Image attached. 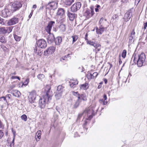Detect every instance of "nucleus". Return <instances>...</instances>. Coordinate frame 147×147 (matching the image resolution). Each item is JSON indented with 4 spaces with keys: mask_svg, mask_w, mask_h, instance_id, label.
Returning a JSON list of instances; mask_svg holds the SVG:
<instances>
[{
    "mask_svg": "<svg viewBox=\"0 0 147 147\" xmlns=\"http://www.w3.org/2000/svg\"><path fill=\"white\" fill-rule=\"evenodd\" d=\"M146 58L145 54L144 53H142L138 56L136 55L134 56V61L135 63H137V65L139 67H141L145 62Z\"/></svg>",
    "mask_w": 147,
    "mask_h": 147,
    "instance_id": "nucleus-1",
    "label": "nucleus"
},
{
    "mask_svg": "<svg viewBox=\"0 0 147 147\" xmlns=\"http://www.w3.org/2000/svg\"><path fill=\"white\" fill-rule=\"evenodd\" d=\"M84 113L87 114L88 118L87 120H90L95 115L94 113V111L92 108L90 107L86 109L84 111Z\"/></svg>",
    "mask_w": 147,
    "mask_h": 147,
    "instance_id": "nucleus-2",
    "label": "nucleus"
},
{
    "mask_svg": "<svg viewBox=\"0 0 147 147\" xmlns=\"http://www.w3.org/2000/svg\"><path fill=\"white\" fill-rule=\"evenodd\" d=\"M11 95L10 94H7L5 96V97L3 96L0 98V104H1V109H2L3 107L7 104H8V102L6 99V97L10 99Z\"/></svg>",
    "mask_w": 147,
    "mask_h": 147,
    "instance_id": "nucleus-3",
    "label": "nucleus"
},
{
    "mask_svg": "<svg viewBox=\"0 0 147 147\" xmlns=\"http://www.w3.org/2000/svg\"><path fill=\"white\" fill-rule=\"evenodd\" d=\"M46 89H48L46 92V94L43 96L46 98V99L47 100V101L49 102L51 99L53 94L51 90V88L50 86H47L46 88Z\"/></svg>",
    "mask_w": 147,
    "mask_h": 147,
    "instance_id": "nucleus-4",
    "label": "nucleus"
},
{
    "mask_svg": "<svg viewBox=\"0 0 147 147\" xmlns=\"http://www.w3.org/2000/svg\"><path fill=\"white\" fill-rule=\"evenodd\" d=\"M0 15L2 17L6 18L11 15V12L9 9H5L0 11Z\"/></svg>",
    "mask_w": 147,
    "mask_h": 147,
    "instance_id": "nucleus-5",
    "label": "nucleus"
},
{
    "mask_svg": "<svg viewBox=\"0 0 147 147\" xmlns=\"http://www.w3.org/2000/svg\"><path fill=\"white\" fill-rule=\"evenodd\" d=\"M81 6V4L80 2L76 3L74 4L71 7V11L76 12L79 10Z\"/></svg>",
    "mask_w": 147,
    "mask_h": 147,
    "instance_id": "nucleus-6",
    "label": "nucleus"
},
{
    "mask_svg": "<svg viewBox=\"0 0 147 147\" xmlns=\"http://www.w3.org/2000/svg\"><path fill=\"white\" fill-rule=\"evenodd\" d=\"M22 6V4L20 2H15L12 5L11 9L13 11H14L19 9Z\"/></svg>",
    "mask_w": 147,
    "mask_h": 147,
    "instance_id": "nucleus-7",
    "label": "nucleus"
},
{
    "mask_svg": "<svg viewBox=\"0 0 147 147\" xmlns=\"http://www.w3.org/2000/svg\"><path fill=\"white\" fill-rule=\"evenodd\" d=\"M29 101L31 103L34 102L36 98V93L35 91H33L31 92L28 96Z\"/></svg>",
    "mask_w": 147,
    "mask_h": 147,
    "instance_id": "nucleus-8",
    "label": "nucleus"
},
{
    "mask_svg": "<svg viewBox=\"0 0 147 147\" xmlns=\"http://www.w3.org/2000/svg\"><path fill=\"white\" fill-rule=\"evenodd\" d=\"M48 102L47 100L43 96L39 100V106L41 108H43L45 107L46 103Z\"/></svg>",
    "mask_w": 147,
    "mask_h": 147,
    "instance_id": "nucleus-9",
    "label": "nucleus"
},
{
    "mask_svg": "<svg viewBox=\"0 0 147 147\" xmlns=\"http://www.w3.org/2000/svg\"><path fill=\"white\" fill-rule=\"evenodd\" d=\"M94 12L93 8H91L90 9L86 10L84 13V15L87 18H88L92 16L94 14Z\"/></svg>",
    "mask_w": 147,
    "mask_h": 147,
    "instance_id": "nucleus-10",
    "label": "nucleus"
},
{
    "mask_svg": "<svg viewBox=\"0 0 147 147\" xmlns=\"http://www.w3.org/2000/svg\"><path fill=\"white\" fill-rule=\"evenodd\" d=\"M37 43L38 46L41 48H45L47 46L46 41L43 39L39 40Z\"/></svg>",
    "mask_w": 147,
    "mask_h": 147,
    "instance_id": "nucleus-11",
    "label": "nucleus"
},
{
    "mask_svg": "<svg viewBox=\"0 0 147 147\" xmlns=\"http://www.w3.org/2000/svg\"><path fill=\"white\" fill-rule=\"evenodd\" d=\"M55 50V48L54 47H50L44 52V55L47 56L49 54H51L53 53Z\"/></svg>",
    "mask_w": 147,
    "mask_h": 147,
    "instance_id": "nucleus-12",
    "label": "nucleus"
},
{
    "mask_svg": "<svg viewBox=\"0 0 147 147\" xmlns=\"http://www.w3.org/2000/svg\"><path fill=\"white\" fill-rule=\"evenodd\" d=\"M132 11L131 10H130L127 12L125 14L124 17V19L125 21L127 22L130 18L132 16Z\"/></svg>",
    "mask_w": 147,
    "mask_h": 147,
    "instance_id": "nucleus-13",
    "label": "nucleus"
},
{
    "mask_svg": "<svg viewBox=\"0 0 147 147\" xmlns=\"http://www.w3.org/2000/svg\"><path fill=\"white\" fill-rule=\"evenodd\" d=\"M18 18L13 17L8 21L7 24L9 26L18 23Z\"/></svg>",
    "mask_w": 147,
    "mask_h": 147,
    "instance_id": "nucleus-14",
    "label": "nucleus"
},
{
    "mask_svg": "<svg viewBox=\"0 0 147 147\" xmlns=\"http://www.w3.org/2000/svg\"><path fill=\"white\" fill-rule=\"evenodd\" d=\"M55 23V22L54 21H51L49 23L48 26L46 27L45 30L49 34H51L50 31L52 27Z\"/></svg>",
    "mask_w": 147,
    "mask_h": 147,
    "instance_id": "nucleus-15",
    "label": "nucleus"
},
{
    "mask_svg": "<svg viewBox=\"0 0 147 147\" xmlns=\"http://www.w3.org/2000/svg\"><path fill=\"white\" fill-rule=\"evenodd\" d=\"M57 3L55 1H52L49 2L47 5V6L51 9H54L57 7Z\"/></svg>",
    "mask_w": 147,
    "mask_h": 147,
    "instance_id": "nucleus-16",
    "label": "nucleus"
},
{
    "mask_svg": "<svg viewBox=\"0 0 147 147\" xmlns=\"http://www.w3.org/2000/svg\"><path fill=\"white\" fill-rule=\"evenodd\" d=\"M135 32L134 30H133L131 32L130 35L129 37V42L131 43L133 42L134 38L135 37Z\"/></svg>",
    "mask_w": 147,
    "mask_h": 147,
    "instance_id": "nucleus-17",
    "label": "nucleus"
},
{
    "mask_svg": "<svg viewBox=\"0 0 147 147\" xmlns=\"http://www.w3.org/2000/svg\"><path fill=\"white\" fill-rule=\"evenodd\" d=\"M70 86L71 87L74 88L76 85L78 84V81L77 80H71L69 82Z\"/></svg>",
    "mask_w": 147,
    "mask_h": 147,
    "instance_id": "nucleus-18",
    "label": "nucleus"
},
{
    "mask_svg": "<svg viewBox=\"0 0 147 147\" xmlns=\"http://www.w3.org/2000/svg\"><path fill=\"white\" fill-rule=\"evenodd\" d=\"M48 42L49 43H51L54 40L55 38L53 34H49L47 38Z\"/></svg>",
    "mask_w": 147,
    "mask_h": 147,
    "instance_id": "nucleus-19",
    "label": "nucleus"
},
{
    "mask_svg": "<svg viewBox=\"0 0 147 147\" xmlns=\"http://www.w3.org/2000/svg\"><path fill=\"white\" fill-rule=\"evenodd\" d=\"M87 44L93 46L95 48H97L100 47V45L98 44H97L91 40L88 41L86 42Z\"/></svg>",
    "mask_w": 147,
    "mask_h": 147,
    "instance_id": "nucleus-20",
    "label": "nucleus"
},
{
    "mask_svg": "<svg viewBox=\"0 0 147 147\" xmlns=\"http://www.w3.org/2000/svg\"><path fill=\"white\" fill-rule=\"evenodd\" d=\"M67 16L71 21H73L77 16V15L75 13H70L68 11Z\"/></svg>",
    "mask_w": 147,
    "mask_h": 147,
    "instance_id": "nucleus-21",
    "label": "nucleus"
},
{
    "mask_svg": "<svg viewBox=\"0 0 147 147\" xmlns=\"http://www.w3.org/2000/svg\"><path fill=\"white\" fill-rule=\"evenodd\" d=\"M65 13V11L64 9L62 8H59L57 14L59 16H63Z\"/></svg>",
    "mask_w": 147,
    "mask_h": 147,
    "instance_id": "nucleus-22",
    "label": "nucleus"
},
{
    "mask_svg": "<svg viewBox=\"0 0 147 147\" xmlns=\"http://www.w3.org/2000/svg\"><path fill=\"white\" fill-rule=\"evenodd\" d=\"M34 52L37 55L40 56L41 55L42 51L40 49L39 47L36 46L34 49Z\"/></svg>",
    "mask_w": 147,
    "mask_h": 147,
    "instance_id": "nucleus-23",
    "label": "nucleus"
},
{
    "mask_svg": "<svg viewBox=\"0 0 147 147\" xmlns=\"http://www.w3.org/2000/svg\"><path fill=\"white\" fill-rule=\"evenodd\" d=\"M41 132L40 130H38L36 133L35 136V139L37 141H39L41 138Z\"/></svg>",
    "mask_w": 147,
    "mask_h": 147,
    "instance_id": "nucleus-24",
    "label": "nucleus"
},
{
    "mask_svg": "<svg viewBox=\"0 0 147 147\" xmlns=\"http://www.w3.org/2000/svg\"><path fill=\"white\" fill-rule=\"evenodd\" d=\"M13 96L17 97H19L20 94V92L17 90H13L11 93Z\"/></svg>",
    "mask_w": 147,
    "mask_h": 147,
    "instance_id": "nucleus-25",
    "label": "nucleus"
},
{
    "mask_svg": "<svg viewBox=\"0 0 147 147\" xmlns=\"http://www.w3.org/2000/svg\"><path fill=\"white\" fill-rule=\"evenodd\" d=\"M80 87L81 89L86 90L88 88L89 85L88 83H85L84 84L80 85Z\"/></svg>",
    "mask_w": 147,
    "mask_h": 147,
    "instance_id": "nucleus-26",
    "label": "nucleus"
},
{
    "mask_svg": "<svg viewBox=\"0 0 147 147\" xmlns=\"http://www.w3.org/2000/svg\"><path fill=\"white\" fill-rule=\"evenodd\" d=\"M55 42L56 45H59L62 42L61 38L60 37H57L55 39Z\"/></svg>",
    "mask_w": 147,
    "mask_h": 147,
    "instance_id": "nucleus-27",
    "label": "nucleus"
},
{
    "mask_svg": "<svg viewBox=\"0 0 147 147\" xmlns=\"http://www.w3.org/2000/svg\"><path fill=\"white\" fill-rule=\"evenodd\" d=\"M106 20L105 19V21H104V19L102 17L100 18L99 21V24L100 26H105V23L106 21Z\"/></svg>",
    "mask_w": 147,
    "mask_h": 147,
    "instance_id": "nucleus-28",
    "label": "nucleus"
},
{
    "mask_svg": "<svg viewBox=\"0 0 147 147\" xmlns=\"http://www.w3.org/2000/svg\"><path fill=\"white\" fill-rule=\"evenodd\" d=\"M74 1V0H66L64 2V3L66 5H70Z\"/></svg>",
    "mask_w": 147,
    "mask_h": 147,
    "instance_id": "nucleus-29",
    "label": "nucleus"
},
{
    "mask_svg": "<svg viewBox=\"0 0 147 147\" xmlns=\"http://www.w3.org/2000/svg\"><path fill=\"white\" fill-rule=\"evenodd\" d=\"M64 87L62 85H59L57 87V90L58 91V92L62 93L63 91V89Z\"/></svg>",
    "mask_w": 147,
    "mask_h": 147,
    "instance_id": "nucleus-30",
    "label": "nucleus"
},
{
    "mask_svg": "<svg viewBox=\"0 0 147 147\" xmlns=\"http://www.w3.org/2000/svg\"><path fill=\"white\" fill-rule=\"evenodd\" d=\"M0 33L1 34L6 33V27L0 28Z\"/></svg>",
    "mask_w": 147,
    "mask_h": 147,
    "instance_id": "nucleus-31",
    "label": "nucleus"
},
{
    "mask_svg": "<svg viewBox=\"0 0 147 147\" xmlns=\"http://www.w3.org/2000/svg\"><path fill=\"white\" fill-rule=\"evenodd\" d=\"M59 28L60 30L62 32L65 31L66 29V27L65 25L64 24H61L59 26Z\"/></svg>",
    "mask_w": 147,
    "mask_h": 147,
    "instance_id": "nucleus-32",
    "label": "nucleus"
},
{
    "mask_svg": "<svg viewBox=\"0 0 147 147\" xmlns=\"http://www.w3.org/2000/svg\"><path fill=\"white\" fill-rule=\"evenodd\" d=\"M13 27L12 26L6 27V33H9L12 30Z\"/></svg>",
    "mask_w": 147,
    "mask_h": 147,
    "instance_id": "nucleus-33",
    "label": "nucleus"
},
{
    "mask_svg": "<svg viewBox=\"0 0 147 147\" xmlns=\"http://www.w3.org/2000/svg\"><path fill=\"white\" fill-rule=\"evenodd\" d=\"M62 93L57 92L55 95V96L56 98L57 99H59L61 96Z\"/></svg>",
    "mask_w": 147,
    "mask_h": 147,
    "instance_id": "nucleus-34",
    "label": "nucleus"
},
{
    "mask_svg": "<svg viewBox=\"0 0 147 147\" xmlns=\"http://www.w3.org/2000/svg\"><path fill=\"white\" fill-rule=\"evenodd\" d=\"M80 102V99H78L74 105V107L75 108H77L79 106Z\"/></svg>",
    "mask_w": 147,
    "mask_h": 147,
    "instance_id": "nucleus-35",
    "label": "nucleus"
},
{
    "mask_svg": "<svg viewBox=\"0 0 147 147\" xmlns=\"http://www.w3.org/2000/svg\"><path fill=\"white\" fill-rule=\"evenodd\" d=\"M7 41L5 37L2 36H0V42L2 43H5Z\"/></svg>",
    "mask_w": 147,
    "mask_h": 147,
    "instance_id": "nucleus-36",
    "label": "nucleus"
},
{
    "mask_svg": "<svg viewBox=\"0 0 147 147\" xmlns=\"http://www.w3.org/2000/svg\"><path fill=\"white\" fill-rule=\"evenodd\" d=\"M72 94L74 95L77 96L78 98V99H80V95L78 93V92H72Z\"/></svg>",
    "mask_w": 147,
    "mask_h": 147,
    "instance_id": "nucleus-37",
    "label": "nucleus"
},
{
    "mask_svg": "<svg viewBox=\"0 0 147 147\" xmlns=\"http://www.w3.org/2000/svg\"><path fill=\"white\" fill-rule=\"evenodd\" d=\"M45 77V76L43 74H39L37 76L38 78L42 80Z\"/></svg>",
    "mask_w": 147,
    "mask_h": 147,
    "instance_id": "nucleus-38",
    "label": "nucleus"
},
{
    "mask_svg": "<svg viewBox=\"0 0 147 147\" xmlns=\"http://www.w3.org/2000/svg\"><path fill=\"white\" fill-rule=\"evenodd\" d=\"M21 118L22 120L26 121L27 120V116L25 114L22 115L21 117Z\"/></svg>",
    "mask_w": 147,
    "mask_h": 147,
    "instance_id": "nucleus-39",
    "label": "nucleus"
},
{
    "mask_svg": "<svg viewBox=\"0 0 147 147\" xmlns=\"http://www.w3.org/2000/svg\"><path fill=\"white\" fill-rule=\"evenodd\" d=\"M80 98H81L83 100H86L87 98L85 94H83L80 95Z\"/></svg>",
    "mask_w": 147,
    "mask_h": 147,
    "instance_id": "nucleus-40",
    "label": "nucleus"
},
{
    "mask_svg": "<svg viewBox=\"0 0 147 147\" xmlns=\"http://www.w3.org/2000/svg\"><path fill=\"white\" fill-rule=\"evenodd\" d=\"M87 77L89 79L94 78V77L92 76V74L90 73H88L87 74Z\"/></svg>",
    "mask_w": 147,
    "mask_h": 147,
    "instance_id": "nucleus-41",
    "label": "nucleus"
},
{
    "mask_svg": "<svg viewBox=\"0 0 147 147\" xmlns=\"http://www.w3.org/2000/svg\"><path fill=\"white\" fill-rule=\"evenodd\" d=\"M73 38V43H74L76 41L78 38V37L77 36L75 35L73 36H72Z\"/></svg>",
    "mask_w": 147,
    "mask_h": 147,
    "instance_id": "nucleus-42",
    "label": "nucleus"
},
{
    "mask_svg": "<svg viewBox=\"0 0 147 147\" xmlns=\"http://www.w3.org/2000/svg\"><path fill=\"white\" fill-rule=\"evenodd\" d=\"M60 60V61H61L64 62V61H66L68 60V59H67V56H65L64 57L61 58Z\"/></svg>",
    "mask_w": 147,
    "mask_h": 147,
    "instance_id": "nucleus-43",
    "label": "nucleus"
},
{
    "mask_svg": "<svg viewBox=\"0 0 147 147\" xmlns=\"http://www.w3.org/2000/svg\"><path fill=\"white\" fill-rule=\"evenodd\" d=\"M14 38L17 41H19L20 40L21 37L16 35H14Z\"/></svg>",
    "mask_w": 147,
    "mask_h": 147,
    "instance_id": "nucleus-44",
    "label": "nucleus"
},
{
    "mask_svg": "<svg viewBox=\"0 0 147 147\" xmlns=\"http://www.w3.org/2000/svg\"><path fill=\"white\" fill-rule=\"evenodd\" d=\"M126 53L127 52L126 50H124L123 51L122 54V56L123 58H125L126 57Z\"/></svg>",
    "mask_w": 147,
    "mask_h": 147,
    "instance_id": "nucleus-45",
    "label": "nucleus"
},
{
    "mask_svg": "<svg viewBox=\"0 0 147 147\" xmlns=\"http://www.w3.org/2000/svg\"><path fill=\"white\" fill-rule=\"evenodd\" d=\"M29 79L28 78H27L26 79L25 81L23 83V84L25 85L26 86L28 84V83H29Z\"/></svg>",
    "mask_w": 147,
    "mask_h": 147,
    "instance_id": "nucleus-46",
    "label": "nucleus"
},
{
    "mask_svg": "<svg viewBox=\"0 0 147 147\" xmlns=\"http://www.w3.org/2000/svg\"><path fill=\"white\" fill-rule=\"evenodd\" d=\"M104 26H100V27H99V29L100 30V31L102 33L104 31Z\"/></svg>",
    "mask_w": 147,
    "mask_h": 147,
    "instance_id": "nucleus-47",
    "label": "nucleus"
},
{
    "mask_svg": "<svg viewBox=\"0 0 147 147\" xmlns=\"http://www.w3.org/2000/svg\"><path fill=\"white\" fill-rule=\"evenodd\" d=\"M14 138H13V140H12V143H11L10 145V147H14Z\"/></svg>",
    "mask_w": 147,
    "mask_h": 147,
    "instance_id": "nucleus-48",
    "label": "nucleus"
},
{
    "mask_svg": "<svg viewBox=\"0 0 147 147\" xmlns=\"http://www.w3.org/2000/svg\"><path fill=\"white\" fill-rule=\"evenodd\" d=\"M98 74L97 72H94L92 74V76L94 77V78H96Z\"/></svg>",
    "mask_w": 147,
    "mask_h": 147,
    "instance_id": "nucleus-49",
    "label": "nucleus"
},
{
    "mask_svg": "<svg viewBox=\"0 0 147 147\" xmlns=\"http://www.w3.org/2000/svg\"><path fill=\"white\" fill-rule=\"evenodd\" d=\"M96 33L97 34H102V32L100 31V30L99 29V28L98 29V28H97V29H96Z\"/></svg>",
    "mask_w": 147,
    "mask_h": 147,
    "instance_id": "nucleus-50",
    "label": "nucleus"
},
{
    "mask_svg": "<svg viewBox=\"0 0 147 147\" xmlns=\"http://www.w3.org/2000/svg\"><path fill=\"white\" fill-rule=\"evenodd\" d=\"M4 20V19L1 18L0 17V24L2 25H4L5 23L4 22H3Z\"/></svg>",
    "mask_w": 147,
    "mask_h": 147,
    "instance_id": "nucleus-51",
    "label": "nucleus"
},
{
    "mask_svg": "<svg viewBox=\"0 0 147 147\" xmlns=\"http://www.w3.org/2000/svg\"><path fill=\"white\" fill-rule=\"evenodd\" d=\"M4 134L2 131L0 130V139L3 136Z\"/></svg>",
    "mask_w": 147,
    "mask_h": 147,
    "instance_id": "nucleus-52",
    "label": "nucleus"
},
{
    "mask_svg": "<svg viewBox=\"0 0 147 147\" xmlns=\"http://www.w3.org/2000/svg\"><path fill=\"white\" fill-rule=\"evenodd\" d=\"M113 19H118V16L117 14H115L113 16Z\"/></svg>",
    "mask_w": 147,
    "mask_h": 147,
    "instance_id": "nucleus-53",
    "label": "nucleus"
},
{
    "mask_svg": "<svg viewBox=\"0 0 147 147\" xmlns=\"http://www.w3.org/2000/svg\"><path fill=\"white\" fill-rule=\"evenodd\" d=\"M144 30L146 29L147 27V22L144 23Z\"/></svg>",
    "mask_w": 147,
    "mask_h": 147,
    "instance_id": "nucleus-54",
    "label": "nucleus"
},
{
    "mask_svg": "<svg viewBox=\"0 0 147 147\" xmlns=\"http://www.w3.org/2000/svg\"><path fill=\"white\" fill-rule=\"evenodd\" d=\"M83 114H84V113H81L80 114H79L78 116V119H80V117L82 116Z\"/></svg>",
    "mask_w": 147,
    "mask_h": 147,
    "instance_id": "nucleus-55",
    "label": "nucleus"
},
{
    "mask_svg": "<svg viewBox=\"0 0 147 147\" xmlns=\"http://www.w3.org/2000/svg\"><path fill=\"white\" fill-rule=\"evenodd\" d=\"M33 11L32 10L31 12L30 13L29 15V16L28 17L29 18H31V17L32 16V15L33 14Z\"/></svg>",
    "mask_w": 147,
    "mask_h": 147,
    "instance_id": "nucleus-56",
    "label": "nucleus"
},
{
    "mask_svg": "<svg viewBox=\"0 0 147 147\" xmlns=\"http://www.w3.org/2000/svg\"><path fill=\"white\" fill-rule=\"evenodd\" d=\"M79 69H82V70L81 71L82 72L84 71V69L82 66L80 67H79Z\"/></svg>",
    "mask_w": 147,
    "mask_h": 147,
    "instance_id": "nucleus-57",
    "label": "nucleus"
},
{
    "mask_svg": "<svg viewBox=\"0 0 147 147\" xmlns=\"http://www.w3.org/2000/svg\"><path fill=\"white\" fill-rule=\"evenodd\" d=\"M119 65H120L122 63V61L120 58L119 59Z\"/></svg>",
    "mask_w": 147,
    "mask_h": 147,
    "instance_id": "nucleus-58",
    "label": "nucleus"
},
{
    "mask_svg": "<svg viewBox=\"0 0 147 147\" xmlns=\"http://www.w3.org/2000/svg\"><path fill=\"white\" fill-rule=\"evenodd\" d=\"M95 49H96V51H99L100 50V47L98 48H95Z\"/></svg>",
    "mask_w": 147,
    "mask_h": 147,
    "instance_id": "nucleus-59",
    "label": "nucleus"
},
{
    "mask_svg": "<svg viewBox=\"0 0 147 147\" xmlns=\"http://www.w3.org/2000/svg\"><path fill=\"white\" fill-rule=\"evenodd\" d=\"M12 132L13 134V138H15V136L16 131L13 130H12Z\"/></svg>",
    "mask_w": 147,
    "mask_h": 147,
    "instance_id": "nucleus-60",
    "label": "nucleus"
},
{
    "mask_svg": "<svg viewBox=\"0 0 147 147\" xmlns=\"http://www.w3.org/2000/svg\"><path fill=\"white\" fill-rule=\"evenodd\" d=\"M104 100L103 99H100V100H99V102L101 103H103Z\"/></svg>",
    "mask_w": 147,
    "mask_h": 147,
    "instance_id": "nucleus-61",
    "label": "nucleus"
},
{
    "mask_svg": "<svg viewBox=\"0 0 147 147\" xmlns=\"http://www.w3.org/2000/svg\"><path fill=\"white\" fill-rule=\"evenodd\" d=\"M104 100H105L107 99V96L105 94H104Z\"/></svg>",
    "mask_w": 147,
    "mask_h": 147,
    "instance_id": "nucleus-62",
    "label": "nucleus"
},
{
    "mask_svg": "<svg viewBox=\"0 0 147 147\" xmlns=\"http://www.w3.org/2000/svg\"><path fill=\"white\" fill-rule=\"evenodd\" d=\"M107 101H105V100H104L103 103V105H106L107 104Z\"/></svg>",
    "mask_w": 147,
    "mask_h": 147,
    "instance_id": "nucleus-63",
    "label": "nucleus"
},
{
    "mask_svg": "<svg viewBox=\"0 0 147 147\" xmlns=\"http://www.w3.org/2000/svg\"><path fill=\"white\" fill-rule=\"evenodd\" d=\"M118 1V0H111V2L112 3H115Z\"/></svg>",
    "mask_w": 147,
    "mask_h": 147,
    "instance_id": "nucleus-64",
    "label": "nucleus"
}]
</instances>
